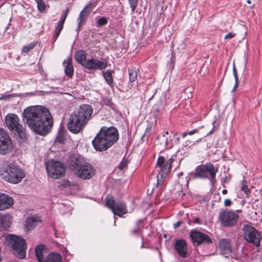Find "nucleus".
<instances>
[{"mask_svg": "<svg viewBox=\"0 0 262 262\" xmlns=\"http://www.w3.org/2000/svg\"><path fill=\"white\" fill-rule=\"evenodd\" d=\"M90 11L91 10H89L88 6H86L85 7H84L83 10L81 11L79 15V17L77 18L78 25L76 31H77L78 32L80 30L81 26L82 25L83 22L85 21V19H86Z\"/></svg>", "mask_w": 262, "mask_h": 262, "instance_id": "20", "label": "nucleus"}, {"mask_svg": "<svg viewBox=\"0 0 262 262\" xmlns=\"http://www.w3.org/2000/svg\"><path fill=\"white\" fill-rule=\"evenodd\" d=\"M188 142H189V143H191V142H190V141H187L186 142V143H188Z\"/></svg>", "mask_w": 262, "mask_h": 262, "instance_id": "57", "label": "nucleus"}, {"mask_svg": "<svg viewBox=\"0 0 262 262\" xmlns=\"http://www.w3.org/2000/svg\"><path fill=\"white\" fill-rule=\"evenodd\" d=\"M215 127H213L212 128V129L207 134V136H209L210 135H211L212 134H213L215 132Z\"/></svg>", "mask_w": 262, "mask_h": 262, "instance_id": "49", "label": "nucleus"}, {"mask_svg": "<svg viewBox=\"0 0 262 262\" xmlns=\"http://www.w3.org/2000/svg\"><path fill=\"white\" fill-rule=\"evenodd\" d=\"M5 122L8 128L21 139L26 138V130L23 126L19 123V118L15 114L9 113L6 115Z\"/></svg>", "mask_w": 262, "mask_h": 262, "instance_id": "7", "label": "nucleus"}, {"mask_svg": "<svg viewBox=\"0 0 262 262\" xmlns=\"http://www.w3.org/2000/svg\"><path fill=\"white\" fill-rule=\"evenodd\" d=\"M201 140H202V139H201V138H200V139H199V140H196V142H199L201 141Z\"/></svg>", "mask_w": 262, "mask_h": 262, "instance_id": "56", "label": "nucleus"}, {"mask_svg": "<svg viewBox=\"0 0 262 262\" xmlns=\"http://www.w3.org/2000/svg\"><path fill=\"white\" fill-rule=\"evenodd\" d=\"M233 76L234 77L235 80H238L237 71L235 68L234 64H233Z\"/></svg>", "mask_w": 262, "mask_h": 262, "instance_id": "43", "label": "nucleus"}, {"mask_svg": "<svg viewBox=\"0 0 262 262\" xmlns=\"http://www.w3.org/2000/svg\"><path fill=\"white\" fill-rule=\"evenodd\" d=\"M11 216L9 214H3L1 216V226L5 229H7L11 225Z\"/></svg>", "mask_w": 262, "mask_h": 262, "instance_id": "26", "label": "nucleus"}, {"mask_svg": "<svg viewBox=\"0 0 262 262\" xmlns=\"http://www.w3.org/2000/svg\"><path fill=\"white\" fill-rule=\"evenodd\" d=\"M83 67L89 70H102L107 67V62L105 59L97 60L92 58L85 61Z\"/></svg>", "mask_w": 262, "mask_h": 262, "instance_id": "14", "label": "nucleus"}, {"mask_svg": "<svg viewBox=\"0 0 262 262\" xmlns=\"http://www.w3.org/2000/svg\"><path fill=\"white\" fill-rule=\"evenodd\" d=\"M172 161V159L170 158L167 160L166 163H164V165L162 168V172H159L157 175L158 183H159L160 181L162 182V179L166 177L171 167Z\"/></svg>", "mask_w": 262, "mask_h": 262, "instance_id": "21", "label": "nucleus"}, {"mask_svg": "<svg viewBox=\"0 0 262 262\" xmlns=\"http://www.w3.org/2000/svg\"><path fill=\"white\" fill-rule=\"evenodd\" d=\"M105 205L116 215L122 216L127 212L126 204L121 201H115L114 198L107 196Z\"/></svg>", "mask_w": 262, "mask_h": 262, "instance_id": "11", "label": "nucleus"}, {"mask_svg": "<svg viewBox=\"0 0 262 262\" xmlns=\"http://www.w3.org/2000/svg\"><path fill=\"white\" fill-rule=\"evenodd\" d=\"M118 139V132L115 127L103 126L93 140L92 144L97 151H105L114 144Z\"/></svg>", "mask_w": 262, "mask_h": 262, "instance_id": "3", "label": "nucleus"}, {"mask_svg": "<svg viewBox=\"0 0 262 262\" xmlns=\"http://www.w3.org/2000/svg\"><path fill=\"white\" fill-rule=\"evenodd\" d=\"M241 190L244 192L247 198H249L250 191L247 185V181L243 180L241 182Z\"/></svg>", "mask_w": 262, "mask_h": 262, "instance_id": "32", "label": "nucleus"}, {"mask_svg": "<svg viewBox=\"0 0 262 262\" xmlns=\"http://www.w3.org/2000/svg\"><path fill=\"white\" fill-rule=\"evenodd\" d=\"M102 73L106 82L110 86H112L113 83L112 71L111 70H107L106 72L103 71Z\"/></svg>", "mask_w": 262, "mask_h": 262, "instance_id": "30", "label": "nucleus"}, {"mask_svg": "<svg viewBox=\"0 0 262 262\" xmlns=\"http://www.w3.org/2000/svg\"><path fill=\"white\" fill-rule=\"evenodd\" d=\"M232 204V202L230 199H226L224 201V205L226 207H229Z\"/></svg>", "mask_w": 262, "mask_h": 262, "instance_id": "42", "label": "nucleus"}, {"mask_svg": "<svg viewBox=\"0 0 262 262\" xmlns=\"http://www.w3.org/2000/svg\"><path fill=\"white\" fill-rule=\"evenodd\" d=\"M36 45V42H32L30 43L29 44L24 47L22 51L25 53H27L31 50L33 49Z\"/></svg>", "mask_w": 262, "mask_h": 262, "instance_id": "34", "label": "nucleus"}, {"mask_svg": "<svg viewBox=\"0 0 262 262\" xmlns=\"http://www.w3.org/2000/svg\"><path fill=\"white\" fill-rule=\"evenodd\" d=\"M69 8H67L66 9V10L64 11V14L60 17V18H63V17H64V21H65L66 19V17L67 16L68 13H69Z\"/></svg>", "mask_w": 262, "mask_h": 262, "instance_id": "45", "label": "nucleus"}, {"mask_svg": "<svg viewBox=\"0 0 262 262\" xmlns=\"http://www.w3.org/2000/svg\"><path fill=\"white\" fill-rule=\"evenodd\" d=\"M64 17L63 18H60L59 22L57 24V25L56 26L54 33L53 35V38L54 39L55 41L57 39L63 29V25L65 21H64Z\"/></svg>", "mask_w": 262, "mask_h": 262, "instance_id": "27", "label": "nucleus"}, {"mask_svg": "<svg viewBox=\"0 0 262 262\" xmlns=\"http://www.w3.org/2000/svg\"><path fill=\"white\" fill-rule=\"evenodd\" d=\"M198 129H194L189 132H188V134L189 135H192L195 133H196L198 132Z\"/></svg>", "mask_w": 262, "mask_h": 262, "instance_id": "47", "label": "nucleus"}, {"mask_svg": "<svg viewBox=\"0 0 262 262\" xmlns=\"http://www.w3.org/2000/svg\"><path fill=\"white\" fill-rule=\"evenodd\" d=\"M37 4V7L40 12H42L45 10L46 5L43 0H35Z\"/></svg>", "mask_w": 262, "mask_h": 262, "instance_id": "36", "label": "nucleus"}, {"mask_svg": "<svg viewBox=\"0 0 262 262\" xmlns=\"http://www.w3.org/2000/svg\"><path fill=\"white\" fill-rule=\"evenodd\" d=\"M194 145V143L193 142L191 145Z\"/></svg>", "mask_w": 262, "mask_h": 262, "instance_id": "59", "label": "nucleus"}, {"mask_svg": "<svg viewBox=\"0 0 262 262\" xmlns=\"http://www.w3.org/2000/svg\"><path fill=\"white\" fill-rule=\"evenodd\" d=\"M189 236L192 242L197 245L209 244L212 242L208 235L195 230L190 231Z\"/></svg>", "mask_w": 262, "mask_h": 262, "instance_id": "13", "label": "nucleus"}, {"mask_svg": "<svg viewBox=\"0 0 262 262\" xmlns=\"http://www.w3.org/2000/svg\"><path fill=\"white\" fill-rule=\"evenodd\" d=\"M219 247L222 255L228 257L232 252L231 244L229 239H222L219 241Z\"/></svg>", "mask_w": 262, "mask_h": 262, "instance_id": "17", "label": "nucleus"}, {"mask_svg": "<svg viewBox=\"0 0 262 262\" xmlns=\"http://www.w3.org/2000/svg\"><path fill=\"white\" fill-rule=\"evenodd\" d=\"M218 170L217 167H215L211 163L208 162L198 166L195 171L190 174V177L193 179H209L214 184L216 182V174Z\"/></svg>", "mask_w": 262, "mask_h": 262, "instance_id": "4", "label": "nucleus"}, {"mask_svg": "<svg viewBox=\"0 0 262 262\" xmlns=\"http://www.w3.org/2000/svg\"><path fill=\"white\" fill-rule=\"evenodd\" d=\"M44 246L40 245L36 247L35 249V254L39 262H43L45 258L43 256Z\"/></svg>", "mask_w": 262, "mask_h": 262, "instance_id": "29", "label": "nucleus"}, {"mask_svg": "<svg viewBox=\"0 0 262 262\" xmlns=\"http://www.w3.org/2000/svg\"><path fill=\"white\" fill-rule=\"evenodd\" d=\"M168 135V132L167 131L165 134L157 137V139L159 141V143L166 148H171L172 147L171 142L168 141V138L166 135Z\"/></svg>", "mask_w": 262, "mask_h": 262, "instance_id": "22", "label": "nucleus"}, {"mask_svg": "<svg viewBox=\"0 0 262 262\" xmlns=\"http://www.w3.org/2000/svg\"><path fill=\"white\" fill-rule=\"evenodd\" d=\"M159 109L158 108H155L154 111H153V115L155 116H157L158 115V113H159Z\"/></svg>", "mask_w": 262, "mask_h": 262, "instance_id": "48", "label": "nucleus"}, {"mask_svg": "<svg viewBox=\"0 0 262 262\" xmlns=\"http://www.w3.org/2000/svg\"><path fill=\"white\" fill-rule=\"evenodd\" d=\"M6 241L11 245L13 254L18 258L23 259L25 257L27 246L26 241L18 236L9 235L6 237Z\"/></svg>", "mask_w": 262, "mask_h": 262, "instance_id": "8", "label": "nucleus"}, {"mask_svg": "<svg viewBox=\"0 0 262 262\" xmlns=\"http://www.w3.org/2000/svg\"><path fill=\"white\" fill-rule=\"evenodd\" d=\"M93 112L91 105L85 104L80 105L77 111L71 115L67 123L68 129L72 133H79L90 120Z\"/></svg>", "mask_w": 262, "mask_h": 262, "instance_id": "2", "label": "nucleus"}, {"mask_svg": "<svg viewBox=\"0 0 262 262\" xmlns=\"http://www.w3.org/2000/svg\"><path fill=\"white\" fill-rule=\"evenodd\" d=\"M13 203V199L10 196L4 193L0 194V210L10 208Z\"/></svg>", "mask_w": 262, "mask_h": 262, "instance_id": "18", "label": "nucleus"}, {"mask_svg": "<svg viewBox=\"0 0 262 262\" xmlns=\"http://www.w3.org/2000/svg\"><path fill=\"white\" fill-rule=\"evenodd\" d=\"M247 3H248V4H251V1H250V0H247Z\"/></svg>", "mask_w": 262, "mask_h": 262, "instance_id": "55", "label": "nucleus"}, {"mask_svg": "<svg viewBox=\"0 0 262 262\" xmlns=\"http://www.w3.org/2000/svg\"><path fill=\"white\" fill-rule=\"evenodd\" d=\"M188 224L189 225H190V224H191V223H190V221H189L188 222Z\"/></svg>", "mask_w": 262, "mask_h": 262, "instance_id": "58", "label": "nucleus"}, {"mask_svg": "<svg viewBox=\"0 0 262 262\" xmlns=\"http://www.w3.org/2000/svg\"><path fill=\"white\" fill-rule=\"evenodd\" d=\"M188 132H184L182 134V136L183 138H185L186 137L187 135H188Z\"/></svg>", "mask_w": 262, "mask_h": 262, "instance_id": "51", "label": "nucleus"}, {"mask_svg": "<svg viewBox=\"0 0 262 262\" xmlns=\"http://www.w3.org/2000/svg\"><path fill=\"white\" fill-rule=\"evenodd\" d=\"M76 175L81 179H90L94 174V170L93 166L89 164H84L81 165L76 172Z\"/></svg>", "mask_w": 262, "mask_h": 262, "instance_id": "15", "label": "nucleus"}, {"mask_svg": "<svg viewBox=\"0 0 262 262\" xmlns=\"http://www.w3.org/2000/svg\"><path fill=\"white\" fill-rule=\"evenodd\" d=\"M182 224H183L182 221H179L178 222H177V223H176L173 224V228L174 229H176V228H178L179 227H180Z\"/></svg>", "mask_w": 262, "mask_h": 262, "instance_id": "44", "label": "nucleus"}, {"mask_svg": "<svg viewBox=\"0 0 262 262\" xmlns=\"http://www.w3.org/2000/svg\"><path fill=\"white\" fill-rule=\"evenodd\" d=\"M241 212L242 210L239 209H223L219 212L218 220L224 227H233L237 224L239 214Z\"/></svg>", "mask_w": 262, "mask_h": 262, "instance_id": "6", "label": "nucleus"}, {"mask_svg": "<svg viewBox=\"0 0 262 262\" xmlns=\"http://www.w3.org/2000/svg\"><path fill=\"white\" fill-rule=\"evenodd\" d=\"M1 178L9 183L16 184L21 181L25 174L22 169L17 166L10 164L0 169Z\"/></svg>", "mask_w": 262, "mask_h": 262, "instance_id": "5", "label": "nucleus"}, {"mask_svg": "<svg viewBox=\"0 0 262 262\" xmlns=\"http://www.w3.org/2000/svg\"><path fill=\"white\" fill-rule=\"evenodd\" d=\"M61 256L57 253L51 252L45 258L43 262H61Z\"/></svg>", "mask_w": 262, "mask_h": 262, "instance_id": "24", "label": "nucleus"}, {"mask_svg": "<svg viewBox=\"0 0 262 262\" xmlns=\"http://www.w3.org/2000/svg\"><path fill=\"white\" fill-rule=\"evenodd\" d=\"M140 222H141V221H138V222L137 223V227L132 231V233L133 234H137L140 232V228L138 227V224H139L140 223Z\"/></svg>", "mask_w": 262, "mask_h": 262, "instance_id": "40", "label": "nucleus"}, {"mask_svg": "<svg viewBox=\"0 0 262 262\" xmlns=\"http://www.w3.org/2000/svg\"><path fill=\"white\" fill-rule=\"evenodd\" d=\"M129 79L130 82H134L137 78V71L136 68L128 69Z\"/></svg>", "mask_w": 262, "mask_h": 262, "instance_id": "31", "label": "nucleus"}, {"mask_svg": "<svg viewBox=\"0 0 262 262\" xmlns=\"http://www.w3.org/2000/svg\"><path fill=\"white\" fill-rule=\"evenodd\" d=\"M107 23V20L106 17H102L99 18L97 21V26H102L106 25Z\"/></svg>", "mask_w": 262, "mask_h": 262, "instance_id": "37", "label": "nucleus"}, {"mask_svg": "<svg viewBox=\"0 0 262 262\" xmlns=\"http://www.w3.org/2000/svg\"><path fill=\"white\" fill-rule=\"evenodd\" d=\"M182 174H183V172H180V173H179V174H178V177H180V176H182Z\"/></svg>", "mask_w": 262, "mask_h": 262, "instance_id": "54", "label": "nucleus"}, {"mask_svg": "<svg viewBox=\"0 0 262 262\" xmlns=\"http://www.w3.org/2000/svg\"><path fill=\"white\" fill-rule=\"evenodd\" d=\"M227 192H228V191H227V190H226V189H223L222 190V193L223 194H226L227 193Z\"/></svg>", "mask_w": 262, "mask_h": 262, "instance_id": "53", "label": "nucleus"}, {"mask_svg": "<svg viewBox=\"0 0 262 262\" xmlns=\"http://www.w3.org/2000/svg\"><path fill=\"white\" fill-rule=\"evenodd\" d=\"M86 56L84 52L82 50L78 51L75 55V59L76 61L83 66V63L85 62Z\"/></svg>", "mask_w": 262, "mask_h": 262, "instance_id": "28", "label": "nucleus"}, {"mask_svg": "<svg viewBox=\"0 0 262 262\" xmlns=\"http://www.w3.org/2000/svg\"><path fill=\"white\" fill-rule=\"evenodd\" d=\"M235 36V34L233 33H229L225 36V39H230L233 38Z\"/></svg>", "mask_w": 262, "mask_h": 262, "instance_id": "41", "label": "nucleus"}, {"mask_svg": "<svg viewBox=\"0 0 262 262\" xmlns=\"http://www.w3.org/2000/svg\"><path fill=\"white\" fill-rule=\"evenodd\" d=\"M128 1L132 11L134 12L138 6V0H128Z\"/></svg>", "mask_w": 262, "mask_h": 262, "instance_id": "35", "label": "nucleus"}, {"mask_svg": "<svg viewBox=\"0 0 262 262\" xmlns=\"http://www.w3.org/2000/svg\"><path fill=\"white\" fill-rule=\"evenodd\" d=\"M23 116L24 121L30 129L39 135H46L52 128V117L49 110L45 106L28 107L24 110Z\"/></svg>", "mask_w": 262, "mask_h": 262, "instance_id": "1", "label": "nucleus"}, {"mask_svg": "<svg viewBox=\"0 0 262 262\" xmlns=\"http://www.w3.org/2000/svg\"><path fill=\"white\" fill-rule=\"evenodd\" d=\"M243 238L256 247L260 246L261 236L258 230L249 225H244L242 228Z\"/></svg>", "mask_w": 262, "mask_h": 262, "instance_id": "9", "label": "nucleus"}, {"mask_svg": "<svg viewBox=\"0 0 262 262\" xmlns=\"http://www.w3.org/2000/svg\"><path fill=\"white\" fill-rule=\"evenodd\" d=\"M104 103L105 105L110 106L111 108H114L115 104L112 102L111 99L110 98H105L104 99Z\"/></svg>", "mask_w": 262, "mask_h": 262, "instance_id": "38", "label": "nucleus"}, {"mask_svg": "<svg viewBox=\"0 0 262 262\" xmlns=\"http://www.w3.org/2000/svg\"><path fill=\"white\" fill-rule=\"evenodd\" d=\"M229 179H228L227 178V177H225L224 178V182L225 183H227L229 181Z\"/></svg>", "mask_w": 262, "mask_h": 262, "instance_id": "52", "label": "nucleus"}, {"mask_svg": "<svg viewBox=\"0 0 262 262\" xmlns=\"http://www.w3.org/2000/svg\"><path fill=\"white\" fill-rule=\"evenodd\" d=\"M40 221L36 216H31L28 217L26 220V228L28 230L34 229L37 225V223Z\"/></svg>", "mask_w": 262, "mask_h": 262, "instance_id": "25", "label": "nucleus"}, {"mask_svg": "<svg viewBox=\"0 0 262 262\" xmlns=\"http://www.w3.org/2000/svg\"><path fill=\"white\" fill-rule=\"evenodd\" d=\"M165 159L162 156H160L158 158L157 165L160 168L159 172H162V168L164 165Z\"/></svg>", "mask_w": 262, "mask_h": 262, "instance_id": "33", "label": "nucleus"}, {"mask_svg": "<svg viewBox=\"0 0 262 262\" xmlns=\"http://www.w3.org/2000/svg\"><path fill=\"white\" fill-rule=\"evenodd\" d=\"M46 166L49 176L54 179L61 177L66 171V167L59 161H48L46 163Z\"/></svg>", "mask_w": 262, "mask_h": 262, "instance_id": "10", "label": "nucleus"}, {"mask_svg": "<svg viewBox=\"0 0 262 262\" xmlns=\"http://www.w3.org/2000/svg\"><path fill=\"white\" fill-rule=\"evenodd\" d=\"M127 160L124 158L121 161L120 165H119V168L121 170L123 169L125 167L127 166Z\"/></svg>", "mask_w": 262, "mask_h": 262, "instance_id": "39", "label": "nucleus"}, {"mask_svg": "<svg viewBox=\"0 0 262 262\" xmlns=\"http://www.w3.org/2000/svg\"><path fill=\"white\" fill-rule=\"evenodd\" d=\"M194 222L195 223H196V224H200V219L199 217H196L194 219Z\"/></svg>", "mask_w": 262, "mask_h": 262, "instance_id": "50", "label": "nucleus"}, {"mask_svg": "<svg viewBox=\"0 0 262 262\" xmlns=\"http://www.w3.org/2000/svg\"><path fill=\"white\" fill-rule=\"evenodd\" d=\"M12 147V141L7 133L0 128V154L9 153Z\"/></svg>", "mask_w": 262, "mask_h": 262, "instance_id": "12", "label": "nucleus"}, {"mask_svg": "<svg viewBox=\"0 0 262 262\" xmlns=\"http://www.w3.org/2000/svg\"><path fill=\"white\" fill-rule=\"evenodd\" d=\"M174 248L177 254L182 258L187 257L186 242L184 239H179L175 241Z\"/></svg>", "mask_w": 262, "mask_h": 262, "instance_id": "16", "label": "nucleus"}, {"mask_svg": "<svg viewBox=\"0 0 262 262\" xmlns=\"http://www.w3.org/2000/svg\"><path fill=\"white\" fill-rule=\"evenodd\" d=\"M238 85V80H235V84L232 89V92H234L236 90Z\"/></svg>", "mask_w": 262, "mask_h": 262, "instance_id": "46", "label": "nucleus"}, {"mask_svg": "<svg viewBox=\"0 0 262 262\" xmlns=\"http://www.w3.org/2000/svg\"><path fill=\"white\" fill-rule=\"evenodd\" d=\"M64 68V73L69 78H72L74 73V68L72 64V60L71 57L64 59L63 61Z\"/></svg>", "mask_w": 262, "mask_h": 262, "instance_id": "19", "label": "nucleus"}, {"mask_svg": "<svg viewBox=\"0 0 262 262\" xmlns=\"http://www.w3.org/2000/svg\"><path fill=\"white\" fill-rule=\"evenodd\" d=\"M81 160L80 158H78L76 157H72L71 158L69 163V167L70 168L76 171L79 169L81 165H82Z\"/></svg>", "mask_w": 262, "mask_h": 262, "instance_id": "23", "label": "nucleus"}]
</instances>
